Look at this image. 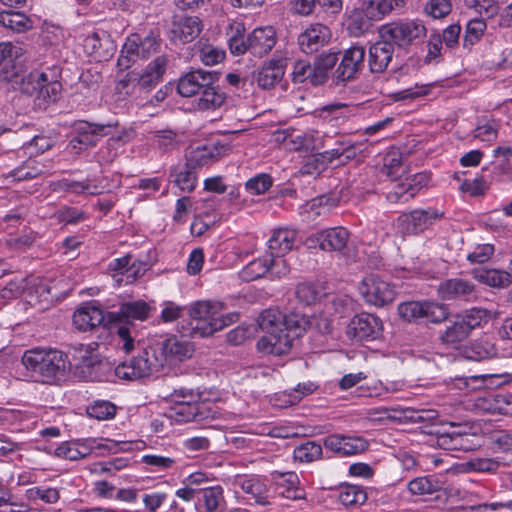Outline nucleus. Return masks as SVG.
<instances>
[{"mask_svg": "<svg viewBox=\"0 0 512 512\" xmlns=\"http://www.w3.org/2000/svg\"><path fill=\"white\" fill-rule=\"evenodd\" d=\"M199 395L192 389L180 388L174 390L171 398L175 405L171 407L166 416L179 424L194 422L202 426L221 416L219 407L210 401H196Z\"/></svg>", "mask_w": 512, "mask_h": 512, "instance_id": "obj_1", "label": "nucleus"}, {"mask_svg": "<svg viewBox=\"0 0 512 512\" xmlns=\"http://www.w3.org/2000/svg\"><path fill=\"white\" fill-rule=\"evenodd\" d=\"M21 361L31 376L42 383L58 382L65 378L70 369L67 355L56 349L27 350Z\"/></svg>", "mask_w": 512, "mask_h": 512, "instance_id": "obj_2", "label": "nucleus"}, {"mask_svg": "<svg viewBox=\"0 0 512 512\" xmlns=\"http://www.w3.org/2000/svg\"><path fill=\"white\" fill-rule=\"evenodd\" d=\"M224 304L219 301L200 300L192 303L188 314L192 336L208 337L238 320V313L221 314Z\"/></svg>", "mask_w": 512, "mask_h": 512, "instance_id": "obj_3", "label": "nucleus"}, {"mask_svg": "<svg viewBox=\"0 0 512 512\" xmlns=\"http://www.w3.org/2000/svg\"><path fill=\"white\" fill-rule=\"evenodd\" d=\"M58 77L54 69H35L21 78L19 89L23 94L33 97L39 109H46L61 97L62 84Z\"/></svg>", "mask_w": 512, "mask_h": 512, "instance_id": "obj_4", "label": "nucleus"}, {"mask_svg": "<svg viewBox=\"0 0 512 512\" xmlns=\"http://www.w3.org/2000/svg\"><path fill=\"white\" fill-rule=\"evenodd\" d=\"M283 313L275 309L264 310L258 325L266 332L257 342V349L265 354L281 356L288 353L292 347V337L282 328Z\"/></svg>", "mask_w": 512, "mask_h": 512, "instance_id": "obj_5", "label": "nucleus"}, {"mask_svg": "<svg viewBox=\"0 0 512 512\" xmlns=\"http://www.w3.org/2000/svg\"><path fill=\"white\" fill-rule=\"evenodd\" d=\"M378 36L389 39L399 50L409 51L424 41L427 28L422 20L398 18L380 26Z\"/></svg>", "mask_w": 512, "mask_h": 512, "instance_id": "obj_6", "label": "nucleus"}, {"mask_svg": "<svg viewBox=\"0 0 512 512\" xmlns=\"http://www.w3.org/2000/svg\"><path fill=\"white\" fill-rule=\"evenodd\" d=\"M147 350L158 372L166 366H175L190 359L195 352V347L191 341L171 335Z\"/></svg>", "mask_w": 512, "mask_h": 512, "instance_id": "obj_7", "label": "nucleus"}, {"mask_svg": "<svg viewBox=\"0 0 512 512\" xmlns=\"http://www.w3.org/2000/svg\"><path fill=\"white\" fill-rule=\"evenodd\" d=\"M350 233L343 227H334L310 235L303 242L307 249H318L325 253H349Z\"/></svg>", "mask_w": 512, "mask_h": 512, "instance_id": "obj_8", "label": "nucleus"}, {"mask_svg": "<svg viewBox=\"0 0 512 512\" xmlns=\"http://www.w3.org/2000/svg\"><path fill=\"white\" fill-rule=\"evenodd\" d=\"M398 313L409 322L440 323L447 319L449 312L446 306L435 302L409 301L398 306Z\"/></svg>", "mask_w": 512, "mask_h": 512, "instance_id": "obj_9", "label": "nucleus"}, {"mask_svg": "<svg viewBox=\"0 0 512 512\" xmlns=\"http://www.w3.org/2000/svg\"><path fill=\"white\" fill-rule=\"evenodd\" d=\"M93 344H79L78 347H75V350H79V353L84 352L78 357L84 377L89 381H115L114 366L108 360L98 359L96 355L91 353Z\"/></svg>", "mask_w": 512, "mask_h": 512, "instance_id": "obj_10", "label": "nucleus"}, {"mask_svg": "<svg viewBox=\"0 0 512 512\" xmlns=\"http://www.w3.org/2000/svg\"><path fill=\"white\" fill-rule=\"evenodd\" d=\"M359 291L366 303L376 307L388 305L396 297L395 287L374 274L366 276L361 281Z\"/></svg>", "mask_w": 512, "mask_h": 512, "instance_id": "obj_11", "label": "nucleus"}, {"mask_svg": "<svg viewBox=\"0 0 512 512\" xmlns=\"http://www.w3.org/2000/svg\"><path fill=\"white\" fill-rule=\"evenodd\" d=\"M220 73L203 69H192L178 79L177 92L182 97L199 95L208 85L216 84Z\"/></svg>", "mask_w": 512, "mask_h": 512, "instance_id": "obj_12", "label": "nucleus"}, {"mask_svg": "<svg viewBox=\"0 0 512 512\" xmlns=\"http://www.w3.org/2000/svg\"><path fill=\"white\" fill-rule=\"evenodd\" d=\"M82 45L85 53L96 62L107 61L116 51V45L110 34L102 29L88 32Z\"/></svg>", "mask_w": 512, "mask_h": 512, "instance_id": "obj_13", "label": "nucleus"}, {"mask_svg": "<svg viewBox=\"0 0 512 512\" xmlns=\"http://www.w3.org/2000/svg\"><path fill=\"white\" fill-rule=\"evenodd\" d=\"M365 48L354 45L343 52L341 61L334 72L337 84L346 83L356 78V75L364 67Z\"/></svg>", "mask_w": 512, "mask_h": 512, "instance_id": "obj_14", "label": "nucleus"}, {"mask_svg": "<svg viewBox=\"0 0 512 512\" xmlns=\"http://www.w3.org/2000/svg\"><path fill=\"white\" fill-rule=\"evenodd\" d=\"M155 372H157V370L146 348L137 357H133L130 361L120 363L114 367L113 374L115 375V380L133 381L150 376Z\"/></svg>", "mask_w": 512, "mask_h": 512, "instance_id": "obj_15", "label": "nucleus"}, {"mask_svg": "<svg viewBox=\"0 0 512 512\" xmlns=\"http://www.w3.org/2000/svg\"><path fill=\"white\" fill-rule=\"evenodd\" d=\"M442 217L443 213L435 209H416L409 213H402L397 219V224L402 233L415 235L423 232Z\"/></svg>", "mask_w": 512, "mask_h": 512, "instance_id": "obj_16", "label": "nucleus"}, {"mask_svg": "<svg viewBox=\"0 0 512 512\" xmlns=\"http://www.w3.org/2000/svg\"><path fill=\"white\" fill-rule=\"evenodd\" d=\"M383 324L379 317L370 313L355 315L348 326V335L359 341H372L382 334Z\"/></svg>", "mask_w": 512, "mask_h": 512, "instance_id": "obj_17", "label": "nucleus"}, {"mask_svg": "<svg viewBox=\"0 0 512 512\" xmlns=\"http://www.w3.org/2000/svg\"><path fill=\"white\" fill-rule=\"evenodd\" d=\"M235 493L243 492L248 500H253L256 504L265 506L269 504L268 488L265 482L258 476L236 475L231 481Z\"/></svg>", "mask_w": 512, "mask_h": 512, "instance_id": "obj_18", "label": "nucleus"}, {"mask_svg": "<svg viewBox=\"0 0 512 512\" xmlns=\"http://www.w3.org/2000/svg\"><path fill=\"white\" fill-rule=\"evenodd\" d=\"M226 150V147L220 144L191 146L185 153V163L198 171L218 161L225 154Z\"/></svg>", "mask_w": 512, "mask_h": 512, "instance_id": "obj_19", "label": "nucleus"}, {"mask_svg": "<svg viewBox=\"0 0 512 512\" xmlns=\"http://www.w3.org/2000/svg\"><path fill=\"white\" fill-rule=\"evenodd\" d=\"M201 31L202 22L198 17H174L168 37L175 44H186L197 38Z\"/></svg>", "mask_w": 512, "mask_h": 512, "instance_id": "obj_20", "label": "nucleus"}, {"mask_svg": "<svg viewBox=\"0 0 512 512\" xmlns=\"http://www.w3.org/2000/svg\"><path fill=\"white\" fill-rule=\"evenodd\" d=\"M396 47L389 40L379 36L368 49V67L371 73L381 74L385 72L393 60Z\"/></svg>", "mask_w": 512, "mask_h": 512, "instance_id": "obj_21", "label": "nucleus"}, {"mask_svg": "<svg viewBox=\"0 0 512 512\" xmlns=\"http://www.w3.org/2000/svg\"><path fill=\"white\" fill-rule=\"evenodd\" d=\"M110 124L91 123L87 121H76L73 125L74 136L71 143L84 145V147H94L100 138L107 136L111 129Z\"/></svg>", "mask_w": 512, "mask_h": 512, "instance_id": "obj_22", "label": "nucleus"}, {"mask_svg": "<svg viewBox=\"0 0 512 512\" xmlns=\"http://www.w3.org/2000/svg\"><path fill=\"white\" fill-rule=\"evenodd\" d=\"M323 445L337 455L352 456L365 451L368 447L367 441L362 437L344 436L332 434L324 439Z\"/></svg>", "mask_w": 512, "mask_h": 512, "instance_id": "obj_23", "label": "nucleus"}, {"mask_svg": "<svg viewBox=\"0 0 512 512\" xmlns=\"http://www.w3.org/2000/svg\"><path fill=\"white\" fill-rule=\"evenodd\" d=\"M438 294L442 300H460L470 302L477 298L475 285L461 278L448 279L438 287Z\"/></svg>", "mask_w": 512, "mask_h": 512, "instance_id": "obj_24", "label": "nucleus"}, {"mask_svg": "<svg viewBox=\"0 0 512 512\" xmlns=\"http://www.w3.org/2000/svg\"><path fill=\"white\" fill-rule=\"evenodd\" d=\"M331 38L330 29L321 23L310 24L298 35V45L302 52L311 54L326 45Z\"/></svg>", "mask_w": 512, "mask_h": 512, "instance_id": "obj_25", "label": "nucleus"}, {"mask_svg": "<svg viewBox=\"0 0 512 512\" xmlns=\"http://www.w3.org/2000/svg\"><path fill=\"white\" fill-rule=\"evenodd\" d=\"M428 177L424 173L415 174L395 185L393 190L387 193V200L391 203H405L414 198L419 191L427 186Z\"/></svg>", "mask_w": 512, "mask_h": 512, "instance_id": "obj_26", "label": "nucleus"}, {"mask_svg": "<svg viewBox=\"0 0 512 512\" xmlns=\"http://www.w3.org/2000/svg\"><path fill=\"white\" fill-rule=\"evenodd\" d=\"M168 62V56L163 54L152 60L144 70H136V78L141 93L150 91L162 80Z\"/></svg>", "mask_w": 512, "mask_h": 512, "instance_id": "obj_27", "label": "nucleus"}, {"mask_svg": "<svg viewBox=\"0 0 512 512\" xmlns=\"http://www.w3.org/2000/svg\"><path fill=\"white\" fill-rule=\"evenodd\" d=\"M285 74V61L283 59H270L265 61L254 75L259 88L270 90L274 88Z\"/></svg>", "mask_w": 512, "mask_h": 512, "instance_id": "obj_28", "label": "nucleus"}, {"mask_svg": "<svg viewBox=\"0 0 512 512\" xmlns=\"http://www.w3.org/2000/svg\"><path fill=\"white\" fill-rule=\"evenodd\" d=\"M247 42L253 56L263 57L275 46L276 34L270 26L256 28L247 35Z\"/></svg>", "mask_w": 512, "mask_h": 512, "instance_id": "obj_29", "label": "nucleus"}, {"mask_svg": "<svg viewBox=\"0 0 512 512\" xmlns=\"http://www.w3.org/2000/svg\"><path fill=\"white\" fill-rule=\"evenodd\" d=\"M296 235L295 229H274L267 241L270 256H285L291 252L296 245Z\"/></svg>", "mask_w": 512, "mask_h": 512, "instance_id": "obj_30", "label": "nucleus"}, {"mask_svg": "<svg viewBox=\"0 0 512 512\" xmlns=\"http://www.w3.org/2000/svg\"><path fill=\"white\" fill-rule=\"evenodd\" d=\"M127 445L126 442H117L110 439L87 438L76 441L78 460L87 457L94 451H98L97 455H104V451L108 453H117L122 448L120 445Z\"/></svg>", "mask_w": 512, "mask_h": 512, "instance_id": "obj_31", "label": "nucleus"}, {"mask_svg": "<svg viewBox=\"0 0 512 512\" xmlns=\"http://www.w3.org/2000/svg\"><path fill=\"white\" fill-rule=\"evenodd\" d=\"M170 181L174 183L182 192H192L198 183L197 170L186 163H178L170 169Z\"/></svg>", "mask_w": 512, "mask_h": 512, "instance_id": "obj_32", "label": "nucleus"}, {"mask_svg": "<svg viewBox=\"0 0 512 512\" xmlns=\"http://www.w3.org/2000/svg\"><path fill=\"white\" fill-rule=\"evenodd\" d=\"M406 1L407 0H359V4L374 22H379L392 11L403 8Z\"/></svg>", "mask_w": 512, "mask_h": 512, "instance_id": "obj_33", "label": "nucleus"}, {"mask_svg": "<svg viewBox=\"0 0 512 512\" xmlns=\"http://www.w3.org/2000/svg\"><path fill=\"white\" fill-rule=\"evenodd\" d=\"M160 46L159 40L152 35H148L140 40L138 35H132L123 45V52L135 53L142 59H148L157 52Z\"/></svg>", "mask_w": 512, "mask_h": 512, "instance_id": "obj_34", "label": "nucleus"}, {"mask_svg": "<svg viewBox=\"0 0 512 512\" xmlns=\"http://www.w3.org/2000/svg\"><path fill=\"white\" fill-rule=\"evenodd\" d=\"M374 20L360 6L354 7L347 13L346 24L347 31L353 37L365 35L373 27Z\"/></svg>", "mask_w": 512, "mask_h": 512, "instance_id": "obj_35", "label": "nucleus"}, {"mask_svg": "<svg viewBox=\"0 0 512 512\" xmlns=\"http://www.w3.org/2000/svg\"><path fill=\"white\" fill-rule=\"evenodd\" d=\"M104 321L101 309L96 306H85L76 310L73 314L74 326L82 332L93 330Z\"/></svg>", "mask_w": 512, "mask_h": 512, "instance_id": "obj_36", "label": "nucleus"}, {"mask_svg": "<svg viewBox=\"0 0 512 512\" xmlns=\"http://www.w3.org/2000/svg\"><path fill=\"white\" fill-rule=\"evenodd\" d=\"M151 307L142 300L124 302L113 315L117 321L129 322L130 320L144 321L149 317Z\"/></svg>", "mask_w": 512, "mask_h": 512, "instance_id": "obj_37", "label": "nucleus"}, {"mask_svg": "<svg viewBox=\"0 0 512 512\" xmlns=\"http://www.w3.org/2000/svg\"><path fill=\"white\" fill-rule=\"evenodd\" d=\"M147 265L136 258H115L110 267L117 272L114 277L124 276L126 283H131L145 273Z\"/></svg>", "mask_w": 512, "mask_h": 512, "instance_id": "obj_38", "label": "nucleus"}, {"mask_svg": "<svg viewBox=\"0 0 512 512\" xmlns=\"http://www.w3.org/2000/svg\"><path fill=\"white\" fill-rule=\"evenodd\" d=\"M223 489L216 485L199 489V496L196 503L197 511L216 512L224 504Z\"/></svg>", "mask_w": 512, "mask_h": 512, "instance_id": "obj_39", "label": "nucleus"}, {"mask_svg": "<svg viewBox=\"0 0 512 512\" xmlns=\"http://www.w3.org/2000/svg\"><path fill=\"white\" fill-rule=\"evenodd\" d=\"M472 436L471 434L439 433L437 445L448 451H470L475 447Z\"/></svg>", "mask_w": 512, "mask_h": 512, "instance_id": "obj_40", "label": "nucleus"}, {"mask_svg": "<svg viewBox=\"0 0 512 512\" xmlns=\"http://www.w3.org/2000/svg\"><path fill=\"white\" fill-rule=\"evenodd\" d=\"M226 93L216 84L208 85L199 94L196 106L199 110H216L226 101Z\"/></svg>", "mask_w": 512, "mask_h": 512, "instance_id": "obj_41", "label": "nucleus"}, {"mask_svg": "<svg viewBox=\"0 0 512 512\" xmlns=\"http://www.w3.org/2000/svg\"><path fill=\"white\" fill-rule=\"evenodd\" d=\"M473 276L479 282L491 287L502 288L512 283L511 274L498 269L476 268L473 270Z\"/></svg>", "mask_w": 512, "mask_h": 512, "instance_id": "obj_42", "label": "nucleus"}, {"mask_svg": "<svg viewBox=\"0 0 512 512\" xmlns=\"http://www.w3.org/2000/svg\"><path fill=\"white\" fill-rule=\"evenodd\" d=\"M280 494L292 500L303 499L305 491L299 486L300 481L298 475L294 472L280 473L276 479Z\"/></svg>", "mask_w": 512, "mask_h": 512, "instance_id": "obj_43", "label": "nucleus"}, {"mask_svg": "<svg viewBox=\"0 0 512 512\" xmlns=\"http://www.w3.org/2000/svg\"><path fill=\"white\" fill-rule=\"evenodd\" d=\"M337 497L347 508H357L367 501L366 490L362 486L352 484L341 485Z\"/></svg>", "mask_w": 512, "mask_h": 512, "instance_id": "obj_44", "label": "nucleus"}, {"mask_svg": "<svg viewBox=\"0 0 512 512\" xmlns=\"http://www.w3.org/2000/svg\"><path fill=\"white\" fill-rule=\"evenodd\" d=\"M407 491L412 496L431 495L441 490L442 483L433 475L420 476L407 483Z\"/></svg>", "mask_w": 512, "mask_h": 512, "instance_id": "obj_45", "label": "nucleus"}, {"mask_svg": "<svg viewBox=\"0 0 512 512\" xmlns=\"http://www.w3.org/2000/svg\"><path fill=\"white\" fill-rule=\"evenodd\" d=\"M314 321L308 318L303 313L293 311L290 313H283L282 328L286 333H292V337H299L308 328L312 327Z\"/></svg>", "mask_w": 512, "mask_h": 512, "instance_id": "obj_46", "label": "nucleus"}, {"mask_svg": "<svg viewBox=\"0 0 512 512\" xmlns=\"http://www.w3.org/2000/svg\"><path fill=\"white\" fill-rule=\"evenodd\" d=\"M487 29V23L483 18H473L466 24L462 47L470 52L472 48L481 40Z\"/></svg>", "mask_w": 512, "mask_h": 512, "instance_id": "obj_47", "label": "nucleus"}, {"mask_svg": "<svg viewBox=\"0 0 512 512\" xmlns=\"http://www.w3.org/2000/svg\"><path fill=\"white\" fill-rule=\"evenodd\" d=\"M295 294L301 303L311 305L320 301L327 293L321 283L302 282L297 285Z\"/></svg>", "mask_w": 512, "mask_h": 512, "instance_id": "obj_48", "label": "nucleus"}, {"mask_svg": "<svg viewBox=\"0 0 512 512\" xmlns=\"http://www.w3.org/2000/svg\"><path fill=\"white\" fill-rule=\"evenodd\" d=\"M338 61L337 52H323L314 61V86L323 84L328 78V72Z\"/></svg>", "mask_w": 512, "mask_h": 512, "instance_id": "obj_49", "label": "nucleus"}, {"mask_svg": "<svg viewBox=\"0 0 512 512\" xmlns=\"http://www.w3.org/2000/svg\"><path fill=\"white\" fill-rule=\"evenodd\" d=\"M0 26L13 32H25L31 27V20L21 12H0Z\"/></svg>", "mask_w": 512, "mask_h": 512, "instance_id": "obj_50", "label": "nucleus"}, {"mask_svg": "<svg viewBox=\"0 0 512 512\" xmlns=\"http://www.w3.org/2000/svg\"><path fill=\"white\" fill-rule=\"evenodd\" d=\"M322 446L320 443L307 440L297 445L293 451V457L301 463H311L322 457Z\"/></svg>", "mask_w": 512, "mask_h": 512, "instance_id": "obj_51", "label": "nucleus"}, {"mask_svg": "<svg viewBox=\"0 0 512 512\" xmlns=\"http://www.w3.org/2000/svg\"><path fill=\"white\" fill-rule=\"evenodd\" d=\"M181 459L160 454H146L142 456L141 462L151 468L154 472H163L174 469Z\"/></svg>", "mask_w": 512, "mask_h": 512, "instance_id": "obj_52", "label": "nucleus"}, {"mask_svg": "<svg viewBox=\"0 0 512 512\" xmlns=\"http://www.w3.org/2000/svg\"><path fill=\"white\" fill-rule=\"evenodd\" d=\"M117 346L125 353H130L135 349L136 345L140 344L139 340H136L135 327L130 323H125L118 326L116 330Z\"/></svg>", "mask_w": 512, "mask_h": 512, "instance_id": "obj_53", "label": "nucleus"}, {"mask_svg": "<svg viewBox=\"0 0 512 512\" xmlns=\"http://www.w3.org/2000/svg\"><path fill=\"white\" fill-rule=\"evenodd\" d=\"M466 353L469 359L483 361L495 357L497 355V348L491 341L479 339L471 344Z\"/></svg>", "mask_w": 512, "mask_h": 512, "instance_id": "obj_54", "label": "nucleus"}, {"mask_svg": "<svg viewBox=\"0 0 512 512\" xmlns=\"http://www.w3.org/2000/svg\"><path fill=\"white\" fill-rule=\"evenodd\" d=\"M153 142L156 147L164 152L169 153L178 149L180 140L177 133L171 129L156 130L153 132Z\"/></svg>", "mask_w": 512, "mask_h": 512, "instance_id": "obj_55", "label": "nucleus"}, {"mask_svg": "<svg viewBox=\"0 0 512 512\" xmlns=\"http://www.w3.org/2000/svg\"><path fill=\"white\" fill-rule=\"evenodd\" d=\"M270 258H253L240 272L244 281H253L269 274Z\"/></svg>", "mask_w": 512, "mask_h": 512, "instance_id": "obj_56", "label": "nucleus"}, {"mask_svg": "<svg viewBox=\"0 0 512 512\" xmlns=\"http://www.w3.org/2000/svg\"><path fill=\"white\" fill-rule=\"evenodd\" d=\"M116 412V405L108 400H96L87 407V414L97 420H110Z\"/></svg>", "mask_w": 512, "mask_h": 512, "instance_id": "obj_57", "label": "nucleus"}, {"mask_svg": "<svg viewBox=\"0 0 512 512\" xmlns=\"http://www.w3.org/2000/svg\"><path fill=\"white\" fill-rule=\"evenodd\" d=\"M469 334L470 333L457 318L454 322L446 327L440 338L443 343L454 345L465 340Z\"/></svg>", "mask_w": 512, "mask_h": 512, "instance_id": "obj_58", "label": "nucleus"}, {"mask_svg": "<svg viewBox=\"0 0 512 512\" xmlns=\"http://www.w3.org/2000/svg\"><path fill=\"white\" fill-rule=\"evenodd\" d=\"M116 91L118 94L127 96H140L141 90L138 86L136 78V70L129 71L123 78L119 79L116 83Z\"/></svg>", "mask_w": 512, "mask_h": 512, "instance_id": "obj_59", "label": "nucleus"}, {"mask_svg": "<svg viewBox=\"0 0 512 512\" xmlns=\"http://www.w3.org/2000/svg\"><path fill=\"white\" fill-rule=\"evenodd\" d=\"M488 409L493 413L512 416V394L497 393L493 395Z\"/></svg>", "mask_w": 512, "mask_h": 512, "instance_id": "obj_60", "label": "nucleus"}, {"mask_svg": "<svg viewBox=\"0 0 512 512\" xmlns=\"http://www.w3.org/2000/svg\"><path fill=\"white\" fill-rule=\"evenodd\" d=\"M273 184V180L269 174L261 173L245 183V189L252 195H260L268 191Z\"/></svg>", "mask_w": 512, "mask_h": 512, "instance_id": "obj_61", "label": "nucleus"}, {"mask_svg": "<svg viewBox=\"0 0 512 512\" xmlns=\"http://www.w3.org/2000/svg\"><path fill=\"white\" fill-rule=\"evenodd\" d=\"M314 64L311 65L307 61H297L294 64L293 72H292V80L295 83H304L308 81L312 85H314V74H315Z\"/></svg>", "mask_w": 512, "mask_h": 512, "instance_id": "obj_62", "label": "nucleus"}, {"mask_svg": "<svg viewBox=\"0 0 512 512\" xmlns=\"http://www.w3.org/2000/svg\"><path fill=\"white\" fill-rule=\"evenodd\" d=\"M487 311L480 308H472L465 312L464 315L458 317L464 327L469 333L477 327L481 326L483 321H486Z\"/></svg>", "mask_w": 512, "mask_h": 512, "instance_id": "obj_63", "label": "nucleus"}, {"mask_svg": "<svg viewBox=\"0 0 512 512\" xmlns=\"http://www.w3.org/2000/svg\"><path fill=\"white\" fill-rule=\"evenodd\" d=\"M402 170V157L398 151H391L383 158V173L395 179Z\"/></svg>", "mask_w": 512, "mask_h": 512, "instance_id": "obj_64", "label": "nucleus"}]
</instances>
